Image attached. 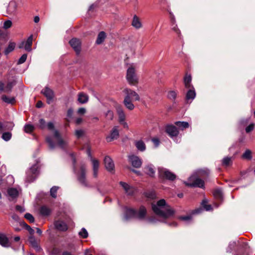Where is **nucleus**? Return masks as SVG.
<instances>
[{
  "label": "nucleus",
  "instance_id": "39",
  "mask_svg": "<svg viewBox=\"0 0 255 255\" xmlns=\"http://www.w3.org/2000/svg\"><path fill=\"white\" fill-rule=\"evenodd\" d=\"M20 225L24 227L29 233L31 235H33L34 233V231L29 225H28L24 222H20Z\"/></svg>",
  "mask_w": 255,
  "mask_h": 255
},
{
  "label": "nucleus",
  "instance_id": "35",
  "mask_svg": "<svg viewBox=\"0 0 255 255\" xmlns=\"http://www.w3.org/2000/svg\"><path fill=\"white\" fill-rule=\"evenodd\" d=\"M135 145L137 149L141 151H143L145 149V144L142 140L136 141Z\"/></svg>",
  "mask_w": 255,
  "mask_h": 255
},
{
  "label": "nucleus",
  "instance_id": "12",
  "mask_svg": "<svg viewBox=\"0 0 255 255\" xmlns=\"http://www.w3.org/2000/svg\"><path fill=\"white\" fill-rule=\"evenodd\" d=\"M38 127L39 128L42 129L47 128L50 130H52L54 129V125L53 123L50 122L46 124L45 121L43 119H40L39 120Z\"/></svg>",
  "mask_w": 255,
  "mask_h": 255
},
{
  "label": "nucleus",
  "instance_id": "57",
  "mask_svg": "<svg viewBox=\"0 0 255 255\" xmlns=\"http://www.w3.org/2000/svg\"><path fill=\"white\" fill-rule=\"evenodd\" d=\"M255 125L252 123L250 125H249L246 128V131L247 133H249L251 132L252 130H253L254 128Z\"/></svg>",
  "mask_w": 255,
  "mask_h": 255
},
{
  "label": "nucleus",
  "instance_id": "13",
  "mask_svg": "<svg viewBox=\"0 0 255 255\" xmlns=\"http://www.w3.org/2000/svg\"><path fill=\"white\" fill-rule=\"evenodd\" d=\"M118 126H115L112 129L110 134L106 137L108 142H111L115 139H117L119 136V131Z\"/></svg>",
  "mask_w": 255,
  "mask_h": 255
},
{
  "label": "nucleus",
  "instance_id": "19",
  "mask_svg": "<svg viewBox=\"0 0 255 255\" xmlns=\"http://www.w3.org/2000/svg\"><path fill=\"white\" fill-rule=\"evenodd\" d=\"M54 226L56 229L60 231H66L68 229L67 224L62 221H56L54 223Z\"/></svg>",
  "mask_w": 255,
  "mask_h": 255
},
{
  "label": "nucleus",
  "instance_id": "11",
  "mask_svg": "<svg viewBox=\"0 0 255 255\" xmlns=\"http://www.w3.org/2000/svg\"><path fill=\"white\" fill-rule=\"evenodd\" d=\"M33 41V35H31L28 37L26 41H23L21 42L18 45V47L19 48H24V49L27 51H31V45L32 44Z\"/></svg>",
  "mask_w": 255,
  "mask_h": 255
},
{
  "label": "nucleus",
  "instance_id": "17",
  "mask_svg": "<svg viewBox=\"0 0 255 255\" xmlns=\"http://www.w3.org/2000/svg\"><path fill=\"white\" fill-rule=\"evenodd\" d=\"M105 166L107 170L112 171L114 169L115 165L112 158L107 156L104 159Z\"/></svg>",
  "mask_w": 255,
  "mask_h": 255
},
{
  "label": "nucleus",
  "instance_id": "59",
  "mask_svg": "<svg viewBox=\"0 0 255 255\" xmlns=\"http://www.w3.org/2000/svg\"><path fill=\"white\" fill-rule=\"evenodd\" d=\"M179 219L183 220V221H190L191 219V216H180L179 217Z\"/></svg>",
  "mask_w": 255,
  "mask_h": 255
},
{
  "label": "nucleus",
  "instance_id": "54",
  "mask_svg": "<svg viewBox=\"0 0 255 255\" xmlns=\"http://www.w3.org/2000/svg\"><path fill=\"white\" fill-rule=\"evenodd\" d=\"M237 243L235 241L231 242L229 244L227 249V252L230 253L231 251L234 248V247L236 246Z\"/></svg>",
  "mask_w": 255,
  "mask_h": 255
},
{
  "label": "nucleus",
  "instance_id": "44",
  "mask_svg": "<svg viewBox=\"0 0 255 255\" xmlns=\"http://www.w3.org/2000/svg\"><path fill=\"white\" fill-rule=\"evenodd\" d=\"M59 187L58 186H53L50 189V195L53 198H56L57 197V191Z\"/></svg>",
  "mask_w": 255,
  "mask_h": 255
},
{
  "label": "nucleus",
  "instance_id": "51",
  "mask_svg": "<svg viewBox=\"0 0 255 255\" xmlns=\"http://www.w3.org/2000/svg\"><path fill=\"white\" fill-rule=\"evenodd\" d=\"M202 205L206 211H210L212 209L211 206L207 204L206 200H203L202 202Z\"/></svg>",
  "mask_w": 255,
  "mask_h": 255
},
{
  "label": "nucleus",
  "instance_id": "14",
  "mask_svg": "<svg viewBox=\"0 0 255 255\" xmlns=\"http://www.w3.org/2000/svg\"><path fill=\"white\" fill-rule=\"evenodd\" d=\"M54 136L57 141V145L58 146L62 149L66 147L67 143L61 138V136L57 130H54Z\"/></svg>",
  "mask_w": 255,
  "mask_h": 255
},
{
  "label": "nucleus",
  "instance_id": "24",
  "mask_svg": "<svg viewBox=\"0 0 255 255\" xmlns=\"http://www.w3.org/2000/svg\"><path fill=\"white\" fill-rule=\"evenodd\" d=\"M188 91L186 94V100L187 101L191 100V101H192L195 98L196 96V93L195 89L193 87H192L190 88H187Z\"/></svg>",
  "mask_w": 255,
  "mask_h": 255
},
{
  "label": "nucleus",
  "instance_id": "15",
  "mask_svg": "<svg viewBox=\"0 0 255 255\" xmlns=\"http://www.w3.org/2000/svg\"><path fill=\"white\" fill-rule=\"evenodd\" d=\"M69 44L77 54L80 53L81 51V41L79 39L72 38L70 40Z\"/></svg>",
  "mask_w": 255,
  "mask_h": 255
},
{
  "label": "nucleus",
  "instance_id": "2",
  "mask_svg": "<svg viewBox=\"0 0 255 255\" xmlns=\"http://www.w3.org/2000/svg\"><path fill=\"white\" fill-rule=\"evenodd\" d=\"M210 171L208 169H201L196 171L188 179V182L186 184L190 187H198L203 188L204 182L199 177H205L209 175Z\"/></svg>",
  "mask_w": 255,
  "mask_h": 255
},
{
  "label": "nucleus",
  "instance_id": "31",
  "mask_svg": "<svg viewBox=\"0 0 255 255\" xmlns=\"http://www.w3.org/2000/svg\"><path fill=\"white\" fill-rule=\"evenodd\" d=\"M106 37V33L104 31H101L97 37V40H96V43L97 44H101L105 40Z\"/></svg>",
  "mask_w": 255,
  "mask_h": 255
},
{
  "label": "nucleus",
  "instance_id": "46",
  "mask_svg": "<svg viewBox=\"0 0 255 255\" xmlns=\"http://www.w3.org/2000/svg\"><path fill=\"white\" fill-rule=\"evenodd\" d=\"M24 129L26 133H31L34 129V127L32 125L27 124L25 125Z\"/></svg>",
  "mask_w": 255,
  "mask_h": 255
},
{
  "label": "nucleus",
  "instance_id": "41",
  "mask_svg": "<svg viewBox=\"0 0 255 255\" xmlns=\"http://www.w3.org/2000/svg\"><path fill=\"white\" fill-rule=\"evenodd\" d=\"M242 157L244 159L250 160L252 158V151L250 149H247L242 155Z\"/></svg>",
  "mask_w": 255,
  "mask_h": 255
},
{
  "label": "nucleus",
  "instance_id": "63",
  "mask_svg": "<svg viewBox=\"0 0 255 255\" xmlns=\"http://www.w3.org/2000/svg\"><path fill=\"white\" fill-rule=\"evenodd\" d=\"M15 209L17 211H19L20 213H23L25 211L24 208L19 205H17L16 206Z\"/></svg>",
  "mask_w": 255,
  "mask_h": 255
},
{
  "label": "nucleus",
  "instance_id": "45",
  "mask_svg": "<svg viewBox=\"0 0 255 255\" xmlns=\"http://www.w3.org/2000/svg\"><path fill=\"white\" fill-rule=\"evenodd\" d=\"M166 10L169 14V18L170 19L171 23L172 24H174L175 20H174V16L173 13L171 12V9L169 6H168V7H167Z\"/></svg>",
  "mask_w": 255,
  "mask_h": 255
},
{
  "label": "nucleus",
  "instance_id": "30",
  "mask_svg": "<svg viewBox=\"0 0 255 255\" xmlns=\"http://www.w3.org/2000/svg\"><path fill=\"white\" fill-rule=\"evenodd\" d=\"M131 100H129L128 98H125L124 104L125 107L129 110H132L134 108V106L132 103Z\"/></svg>",
  "mask_w": 255,
  "mask_h": 255
},
{
  "label": "nucleus",
  "instance_id": "21",
  "mask_svg": "<svg viewBox=\"0 0 255 255\" xmlns=\"http://www.w3.org/2000/svg\"><path fill=\"white\" fill-rule=\"evenodd\" d=\"M17 9V4L14 1L9 2L7 8V12L10 14H15Z\"/></svg>",
  "mask_w": 255,
  "mask_h": 255
},
{
  "label": "nucleus",
  "instance_id": "47",
  "mask_svg": "<svg viewBox=\"0 0 255 255\" xmlns=\"http://www.w3.org/2000/svg\"><path fill=\"white\" fill-rule=\"evenodd\" d=\"M15 47V44L14 43H10L8 45V47L5 49L4 53L5 54H8L9 52H11Z\"/></svg>",
  "mask_w": 255,
  "mask_h": 255
},
{
  "label": "nucleus",
  "instance_id": "33",
  "mask_svg": "<svg viewBox=\"0 0 255 255\" xmlns=\"http://www.w3.org/2000/svg\"><path fill=\"white\" fill-rule=\"evenodd\" d=\"M191 80L192 78L190 75H186L185 77H184V81L185 86L186 88H190L193 87L191 84Z\"/></svg>",
  "mask_w": 255,
  "mask_h": 255
},
{
  "label": "nucleus",
  "instance_id": "48",
  "mask_svg": "<svg viewBox=\"0 0 255 255\" xmlns=\"http://www.w3.org/2000/svg\"><path fill=\"white\" fill-rule=\"evenodd\" d=\"M167 98L172 100L173 102L175 101V92L174 91H170L167 94Z\"/></svg>",
  "mask_w": 255,
  "mask_h": 255
},
{
  "label": "nucleus",
  "instance_id": "28",
  "mask_svg": "<svg viewBox=\"0 0 255 255\" xmlns=\"http://www.w3.org/2000/svg\"><path fill=\"white\" fill-rule=\"evenodd\" d=\"M144 172L151 177L154 176L155 174V169L152 164L147 165L144 167Z\"/></svg>",
  "mask_w": 255,
  "mask_h": 255
},
{
  "label": "nucleus",
  "instance_id": "20",
  "mask_svg": "<svg viewBox=\"0 0 255 255\" xmlns=\"http://www.w3.org/2000/svg\"><path fill=\"white\" fill-rule=\"evenodd\" d=\"M116 111L119 117V122L122 123L126 120V115L121 106H117Z\"/></svg>",
  "mask_w": 255,
  "mask_h": 255
},
{
  "label": "nucleus",
  "instance_id": "62",
  "mask_svg": "<svg viewBox=\"0 0 255 255\" xmlns=\"http://www.w3.org/2000/svg\"><path fill=\"white\" fill-rule=\"evenodd\" d=\"M106 116L110 119V120H112L114 117V114L112 111H108L106 113Z\"/></svg>",
  "mask_w": 255,
  "mask_h": 255
},
{
  "label": "nucleus",
  "instance_id": "37",
  "mask_svg": "<svg viewBox=\"0 0 255 255\" xmlns=\"http://www.w3.org/2000/svg\"><path fill=\"white\" fill-rule=\"evenodd\" d=\"M8 194L9 196L13 198L16 197L18 196V192L15 188H9L7 190Z\"/></svg>",
  "mask_w": 255,
  "mask_h": 255
},
{
  "label": "nucleus",
  "instance_id": "5",
  "mask_svg": "<svg viewBox=\"0 0 255 255\" xmlns=\"http://www.w3.org/2000/svg\"><path fill=\"white\" fill-rule=\"evenodd\" d=\"M38 168L37 165L34 164L26 171L25 178L26 182L31 183L34 181L39 174Z\"/></svg>",
  "mask_w": 255,
  "mask_h": 255
},
{
  "label": "nucleus",
  "instance_id": "58",
  "mask_svg": "<svg viewBox=\"0 0 255 255\" xmlns=\"http://www.w3.org/2000/svg\"><path fill=\"white\" fill-rule=\"evenodd\" d=\"M249 120L250 118L242 119L240 122V124L241 126H245L248 123Z\"/></svg>",
  "mask_w": 255,
  "mask_h": 255
},
{
  "label": "nucleus",
  "instance_id": "34",
  "mask_svg": "<svg viewBox=\"0 0 255 255\" xmlns=\"http://www.w3.org/2000/svg\"><path fill=\"white\" fill-rule=\"evenodd\" d=\"M51 210L46 206H42L40 208V213L43 216H48Z\"/></svg>",
  "mask_w": 255,
  "mask_h": 255
},
{
  "label": "nucleus",
  "instance_id": "1",
  "mask_svg": "<svg viewBox=\"0 0 255 255\" xmlns=\"http://www.w3.org/2000/svg\"><path fill=\"white\" fill-rule=\"evenodd\" d=\"M152 209L156 215L165 219L170 217L174 214V211L166 204L164 199L159 200L156 204H152Z\"/></svg>",
  "mask_w": 255,
  "mask_h": 255
},
{
  "label": "nucleus",
  "instance_id": "26",
  "mask_svg": "<svg viewBox=\"0 0 255 255\" xmlns=\"http://www.w3.org/2000/svg\"><path fill=\"white\" fill-rule=\"evenodd\" d=\"M131 25L136 29H139L142 27V23L139 18L134 15L133 17Z\"/></svg>",
  "mask_w": 255,
  "mask_h": 255
},
{
  "label": "nucleus",
  "instance_id": "32",
  "mask_svg": "<svg viewBox=\"0 0 255 255\" xmlns=\"http://www.w3.org/2000/svg\"><path fill=\"white\" fill-rule=\"evenodd\" d=\"M1 99L2 101L9 104H13L15 101L14 97H9L5 95H2Z\"/></svg>",
  "mask_w": 255,
  "mask_h": 255
},
{
  "label": "nucleus",
  "instance_id": "36",
  "mask_svg": "<svg viewBox=\"0 0 255 255\" xmlns=\"http://www.w3.org/2000/svg\"><path fill=\"white\" fill-rule=\"evenodd\" d=\"M222 163L225 167L230 166L232 163V158L228 156L224 157L222 160Z\"/></svg>",
  "mask_w": 255,
  "mask_h": 255
},
{
  "label": "nucleus",
  "instance_id": "38",
  "mask_svg": "<svg viewBox=\"0 0 255 255\" xmlns=\"http://www.w3.org/2000/svg\"><path fill=\"white\" fill-rule=\"evenodd\" d=\"M29 243L30 244V245L34 248L36 249L38 248V244L37 243V241L35 239V238L32 236L31 235L29 238L28 240Z\"/></svg>",
  "mask_w": 255,
  "mask_h": 255
},
{
  "label": "nucleus",
  "instance_id": "9",
  "mask_svg": "<svg viewBox=\"0 0 255 255\" xmlns=\"http://www.w3.org/2000/svg\"><path fill=\"white\" fill-rule=\"evenodd\" d=\"M123 92L126 95L125 98H128L129 100H131L132 101H139V96L134 91H133L130 89L126 88L124 90Z\"/></svg>",
  "mask_w": 255,
  "mask_h": 255
},
{
  "label": "nucleus",
  "instance_id": "40",
  "mask_svg": "<svg viewBox=\"0 0 255 255\" xmlns=\"http://www.w3.org/2000/svg\"><path fill=\"white\" fill-rule=\"evenodd\" d=\"M14 84V82H8L4 88V92L7 93L10 92Z\"/></svg>",
  "mask_w": 255,
  "mask_h": 255
},
{
  "label": "nucleus",
  "instance_id": "56",
  "mask_svg": "<svg viewBox=\"0 0 255 255\" xmlns=\"http://www.w3.org/2000/svg\"><path fill=\"white\" fill-rule=\"evenodd\" d=\"M27 55L26 54H23L20 57V58L18 59L17 64H21L23 63L26 61V58H27Z\"/></svg>",
  "mask_w": 255,
  "mask_h": 255
},
{
  "label": "nucleus",
  "instance_id": "43",
  "mask_svg": "<svg viewBox=\"0 0 255 255\" xmlns=\"http://www.w3.org/2000/svg\"><path fill=\"white\" fill-rule=\"evenodd\" d=\"M11 133L10 132H5L2 134L1 138L5 141L9 140L11 137Z\"/></svg>",
  "mask_w": 255,
  "mask_h": 255
},
{
  "label": "nucleus",
  "instance_id": "8",
  "mask_svg": "<svg viewBox=\"0 0 255 255\" xmlns=\"http://www.w3.org/2000/svg\"><path fill=\"white\" fill-rule=\"evenodd\" d=\"M158 171L159 176L161 178L170 180H173L175 178V175L166 168L158 167Z\"/></svg>",
  "mask_w": 255,
  "mask_h": 255
},
{
  "label": "nucleus",
  "instance_id": "22",
  "mask_svg": "<svg viewBox=\"0 0 255 255\" xmlns=\"http://www.w3.org/2000/svg\"><path fill=\"white\" fill-rule=\"evenodd\" d=\"M14 125L13 123L4 122L2 123L0 122V132H2L4 130H11L14 127Z\"/></svg>",
  "mask_w": 255,
  "mask_h": 255
},
{
  "label": "nucleus",
  "instance_id": "6",
  "mask_svg": "<svg viewBox=\"0 0 255 255\" xmlns=\"http://www.w3.org/2000/svg\"><path fill=\"white\" fill-rule=\"evenodd\" d=\"M127 79L130 85H135L138 82V78L135 74V69L132 67H129L127 72Z\"/></svg>",
  "mask_w": 255,
  "mask_h": 255
},
{
  "label": "nucleus",
  "instance_id": "25",
  "mask_svg": "<svg viewBox=\"0 0 255 255\" xmlns=\"http://www.w3.org/2000/svg\"><path fill=\"white\" fill-rule=\"evenodd\" d=\"M167 133L173 139L175 137V127L173 125H167L166 128Z\"/></svg>",
  "mask_w": 255,
  "mask_h": 255
},
{
  "label": "nucleus",
  "instance_id": "3",
  "mask_svg": "<svg viewBox=\"0 0 255 255\" xmlns=\"http://www.w3.org/2000/svg\"><path fill=\"white\" fill-rule=\"evenodd\" d=\"M146 214V210L145 207L143 206L140 207L138 212L133 209L126 208L124 217V220L126 221H127L131 218H138L139 219H142L144 218Z\"/></svg>",
  "mask_w": 255,
  "mask_h": 255
},
{
  "label": "nucleus",
  "instance_id": "50",
  "mask_svg": "<svg viewBox=\"0 0 255 255\" xmlns=\"http://www.w3.org/2000/svg\"><path fill=\"white\" fill-rule=\"evenodd\" d=\"M79 235L80 237H82L83 238H86L88 236V233L85 228H82L81 231L79 232Z\"/></svg>",
  "mask_w": 255,
  "mask_h": 255
},
{
  "label": "nucleus",
  "instance_id": "52",
  "mask_svg": "<svg viewBox=\"0 0 255 255\" xmlns=\"http://www.w3.org/2000/svg\"><path fill=\"white\" fill-rule=\"evenodd\" d=\"M24 218L28 220L30 223L34 222V218L33 216L30 213H26L24 215Z\"/></svg>",
  "mask_w": 255,
  "mask_h": 255
},
{
  "label": "nucleus",
  "instance_id": "61",
  "mask_svg": "<svg viewBox=\"0 0 255 255\" xmlns=\"http://www.w3.org/2000/svg\"><path fill=\"white\" fill-rule=\"evenodd\" d=\"M11 218L14 221L18 222L19 224L20 222H21L20 221L19 217L16 214H13L11 216Z\"/></svg>",
  "mask_w": 255,
  "mask_h": 255
},
{
  "label": "nucleus",
  "instance_id": "10",
  "mask_svg": "<svg viewBox=\"0 0 255 255\" xmlns=\"http://www.w3.org/2000/svg\"><path fill=\"white\" fill-rule=\"evenodd\" d=\"M41 93L46 98L47 103L48 104H51L53 102L54 94L52 89L48 87H46L41 91Z\"/></svg>",
  "mask_w": 255,
  "mask_h": 255
},
{
  "label": "nucleus",
  "instance_id": "29",
  "mask_svg": "<svg viewBox=\"0 0 255 255\" xmlns=\"http://www.w3.org/2000/svg\"><path fill=\"white\" fill-rule=\"evenodd\" d=\"M89 100V97L87 94L83 92L80 93L78 94V101L81 104L86 103Z\"/></svg>",
  "mask_w": 255,
  "mask_h": 255
},
{
  "label": "nucleus",
  "instance_id": "42",
  "mask_svg": "<svg viewBox=\"0 0 255 255\" xmlns=\"http://www.w3.org/2000/svg\"><path fill=\"white\" fill-rule=\"evenodd\" d=\"M213 195L215 198L221 199L223 197L222 192L220 189H217L213 192Z\"/></svg>",
  "mask_w": 255,
  "mask_h": 255
},
{
  "label": "nucleus",
  "instance_id": "55",
  "mask_svg": "<svg viewBox=\"0 0 255 255\" xmlns=\"http://www.w3.org/2000/svg\"><path fill=\"white\" fill-rule=\"evenodd\" d=\"M75 135L77 138H80L83 136L84 134V130L82 129H78L75 131Z\"/></svg>",
  "mask_w": 255,
  "mask_h": 255
},
{
  "label": "nucleus",
  "instance_id": "18",
  "mask_svg": "<svg viewBox=\"0 0 255 255\" xmlns=\"http://www.w3.org/2000/svg\"><path fill=\"white\" fill-rule=\"evenodd\" d=\"M0 245L5 248H8L10 246V242L6 236L2 233H0Z\"/></svg>",
  "mask_w": 255,
  "mask_h": 255
},
{
  "label": "nucleus",
  "instance_id": "53",
  "mask_svg": "<svg viewBox=\"0 0 255 255\" xmlns=\"http://www.w3.org/2000/svg\"><path fill=\"white\" fill-rule=\"evenodd\" d=\"M12 25V22L10 20H7L3 23V27L5 29L10 28Z\"/></svg>",
  "mask_w": 255,
  "mask_h": 255
},
{
  "label": "nucleus",
  "instance_id": "4",
  "mask_svg": "<svg viewBox=\"0 0 255 255\" xmlns=\"http://www.w3.org/2000/svg\"><path fill=\"white\" fill-rule=\"evenodd\" d=\"M73 160V168L74 173L76 174L77 179L79 182L84 186L89 187V185L86 179V166L85 164H81L80 167V169L77 171L76 169V159L75 157L72 155Z\"/></svg>",
  "mask_w": 255,
  "mask_h": 255
},
{
  "label": "nucleus",
  "instance_id": "60",
  "mask_svg": "<svg viewBox=\"0 0 255 255\" xmlns=\"http://www.w3.org/2000/svg\"><path fill=\"white\" fill-rule=\"evenodd\" d=\"M152 141L154 144L155 147H157L159 145V140L157 138H153L152 139Z\"/></svg>",
  "mask_w": 255,
  "mask_h": 255
},
{
  "label": "nucleus",
  "instance_id": "49",
  "mask_svg": "<svg viewBox=\"0 0 255 255\" xmlns=\"http://www.w3.org/2000/svg\"><path fill=\"white\" fill-rule=\"evenodd\" d=\"M46 141L48 143L50 149H53L55 147L56 144L52 141L50 137H46Z\"/></svg>",
  "mask_w": 255,
  "mask_h": 255
},
{
  "label": "nucleus",
  "instance_id": "7",
  "mask_svg": "<svg viewBox=\"0 0 255 255\" xmlns=\"http://www.w3.org/2000/svg\"><path fill=\"white\" fill-rule=\"evenodd\" d=\"M87 153L92 163L93 176L94 178H97L99 168V162L98 160L93 158L90 149H87Z\"/></svg>",
  "mask_w": 255,
  "mask_h": 255
},
{
  "label": "nucleus",
  "instance_id": "16",
  "mask_svg": "<svg viewBox=\"0 0 255 255\" xmlns=\"http://www.w3.org/2000/svg\"><path fill=\"white\" fill-rule=\"evenodd\" d=\"M129 162L131 163L132 166L135 168H139L142 164L141 159L138 156L135 155H130L128 156Z\"/></svg>",
  "mask_w": 255,
  "mask_h": 255
},
{
  "label": "nucleus",
  "instance_id": "23",
  "mask_svg": "<svg viewBox=\"0 0 255 255\" xmlns=\"http://www.w3.org/2000/svg\"><path fill=\"white\" fill-rule=\"evenodd\" d=\"M120 184L124 189L125 192L129 195H132L134 192V189L127 183L124 182H120Z\"/></svg>",
  "mask_w": 255,
  "mask_h": 255
},
{
  "label": "nucleus",
  "instance_id": "64",
  "mask_svg": "<svg viewBox=\"0 0 255 255\" xmlns=\"http://www.w3.org/2000/svg\"><path fill=\"white\" fill-rule=\"evenodd\" d=\"M94 252L91 249H87L85 251V255H92L94 254Z\"/></svg>",
  "mask_w": 255,
  "mask_h": 255
},
{
  "label": "nucleus",
  "instance_id": "27",
  "mask_svg": "<svg viewBox=\"0 0 255 255\" xmlns=\"http://www.w3.org/2000/svg\"><path fill=\"white\" fill-rule=\"evenodd\" d=\"M189 127V125L188 123L186 122H176V132H177V129L179 130H184L185 128H188ZM177 133H176V135Z\"/></svg>",
  "mask_w": 255,
  "mask_h": 255
}]
</instances>
